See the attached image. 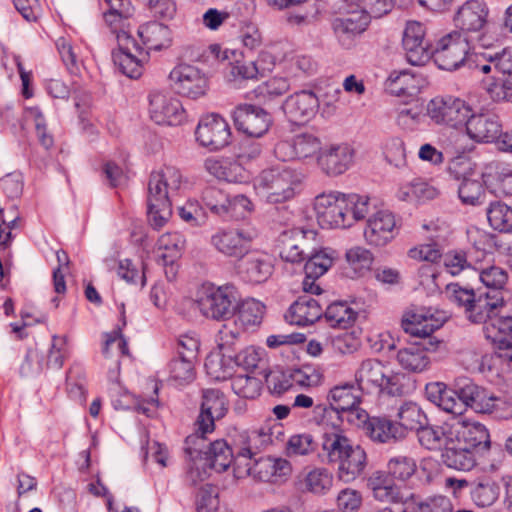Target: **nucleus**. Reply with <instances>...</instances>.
Returning a JSON list of instances; mask_svg holds the SVG:
<instances>
[{
	"label": "nucleus",
	"mask_w": 512,
	"mask_h": 512,
	"mask_svg": "<svg viewBox=\"0 0 512 512\" xmlns=\"http://www.w3.org/2000/svg\"><path fill=\"white\" fill-rule=\"evenodd\" d=\"M202 460L207 466L217 472L226 471L234 461L232 448L223 439L209 443L208 449L204 451Z\"/></svg>",
	"instance_id": "nucleus-39"
},
{
	"label": "nucleus",
	"mask_w": 512,
	"mask_h": 512,
	"mask_svg": "<svg viewBox=\"0 0 512 512\" xmlns=\"http://www.w3.org/2000/svg\"><path fill=\"white\" fill-rule=\"evenodd\" d=\"M454 397L465 407L481 413L489 401V392L468 377L456 378L453 382Z\"/></svg>",
	"instance_id": "nucleus-27"
},
{
	"label": "nucleus",
	"mask_w": 512,
	"mask_h": 512,
	"mask_svg": "<svg viewBox=\"0 0 512 512\" xmlns=\"http://www.w3.org/2000/svg\"><path fill=\"white\" fill-rule=\"evenodd\" d=\"M366 486L372 491L373 497L380 502L401 504L405 502L404 495L388 472L374 471L367 479Z\"/></svg>",
	"instance_id": "nucleus-29"
},
{
	"label": "nucleus",
	"mask_w": 512,
	"mask_h": 512,
	"mask_svg": "<svg viewBox=\"0 0 512 512\" xmlns=\"http://www.w3.org/2000/svg\"><path fill=\"white\" fill-rule=\"evenodd\" d=\"M181 173L172 166L150 174L148 181L147 209L149 221L153 228H162L172 215L170 193L177 191L181 185Z\"/></svg>",
	"instance_id": "nucleus-2"
},
{
	"label": "nucleus",
	"mask_w": 512,
	"mask_h": 512,
	"mask_svg": "<svg viewBox=\"0 0 512 512\" xmlns=\"http://www.w3.org/2000/svg\"><path fill=\"white\" fill-rule=\"evenodd\" d=\"M274 465V458L270 456L254 459L253 463H245V466L247 467V471L249 472V474L253 475L260 481L272 483H274Z\"/></svg>",
	"instance_id": "nucleus-60"
},
{
	"label": "nucleus",
	"mask_w": 512,
	"mask_h": 512,
	"mask_svg": "<svg viewBox=\"0 0 512 512\" xmlns=\"http://www.w3.org/2000/svg\"><path fill=\"white\" fill-rule=\"evenodd\" d=\"M263 312L264 306L259 301L250 299L240 302L238 300L234 329L238 328V324L242 330L258 326L262 322Z\"/></svg>",
	"instance_id": "nucleus-43"
},
{
	"label": "nucleus",
	"mask_w": 512,
	"mask_h": 512,
	"mask_svg": "<svg viewBox=\"0 0 512 512\" xmlns=\"http://www.w3.org/2000/svg\"><path fill=\"white\" fill-rule=\"evenodd\" d=\"M294 145L296 159L308 158L323 149L320 140L308 133L297 135L294 138Z\"/></svg>",
	"instance_id": "nucleus-58"
},
{
	"label": "nucleus",
	"mask_w": 512,
	"mask_h": 512,
	"mask_svg": "<svg viewBox=\"0 0 512 512\" xmlns=\"http://www.w3.org/2000/svg\"><path fill=\"white\" fill-rule=\"evenodd\" d=\"M473 276L481 281L491 295H498L504 299L505 286L508 281V273L498 266H490L482 271L472 269Z\"/></svg>",
	"instance_id": "nucleus-41"
},
{
	"label": "nucleus",
	"mask_w": 512,
	"mask_h": 512,
	"mask_svg": "<svg viewBox=\"0 0 512 512\" xmlns=\"http://www.w3.org/2000/svg\"><path fill=\"white\" fill-rule=\"evenodd\" d=\"M464 125L469 137L477 142H493L499 140L502 133V124L494 113H480L467 115Z\"/></svg>",
	"instance_id": "nucleus-25"
},
{
	"label": "nucleus",
	"mask_w": 512,
	"mask_h": 512,
	"mask_svg": "<svg viewBox=\"0 0 512 512\" xmlns=\"http://www.w3.org/2000/svg\"><path fill=\"white\" fill-rule=\"evenodd\" d=\"M487 219L494 230L512 231V208L501 201L491 202L487 208Z\"/></svg>",
	"instance_id": "nucleus-51"
},
{
	"label": "nucleus",
	"mask_w": 512,
	"mask_h": 512,
	"mask_svg": "<svg viewBox=\"0 0 512 512\" xmlns=\"http://www.w3.org/2000/svg\"><path fill=\"white\" fill-rule=\"evenodd\" d=\"M391 93L397 96H414L420 91V80L408 70L393 71L388 78Z\"/></svg>",
	"instance_id": "nucleus-46"
},
{
	"label": "nucleus",
	"mask_w": 512,
	"mask_h": 512,
	"mask_svg": "<svg viewBox=\"0 0 512 512\" xmlns=\"http://www.w3.org/2000/svg\"><path fill=\"white\" fill-rule=\"evenodd\" d=\"M304 261H306L304 265L305 275H307V278L316 280L332 266L333 258L325 250L319 249L316 242H314L313 251L305 254Z\"/></svg>",
	"instance_id": "nucleus-48"
},
{
	"label": "nucleus",
	"mask_w": 512,
	"mask_h": 512,
	"mask_svg": "<svg viewBox=\"0 0 512 512\" xmlns=\"http://www.w3.org/2000/svg\"><path fill=\"white\" fill-rule=\"evenodd\" d=\"M281 107L290 122L304 124L316 115L319 100L312 91L303 90L287 97Z\"/></svg>",
	"instance_id": "nucleus-21"
},
{
	"label": "nucleus",
	"mask_w": 512,
	"mask_h": 512,
	"mask_svg": "<svg viewBox=\"0 0 512 512\" xmlns=\"http://www.w3.org/2000/svg\"><path fill=\"white\" fill-rule=\"evenodd\" d=\"M396 430H398L396 422L389 418L371 417L370 421L366 423L365 435L373 441L386 443L391 440L396 441L402 439L401 436L396 433Z\"/></svg>",
	"instance_id": "nucleus-45"
},
{
	"label": "nucleus",
	"mask_w": 512,
	"mask_h": 512,
	"mask_svg": "<svg viewBox=\"0 0 512 512\" xmlns=\"http://www.w3.org/2000/svg\"><path fill=\"white\" fill-rule=\"evenodd\" d=\"M170 85L179 95L197 99L204 96L208 90L206 76L195 66L180 64L169 74Z\"/></svg>",
	"instance_id": "nucleus-11"
},
{
	"label": "nucleus",
	"mask_w": 512,
	"mask_h": 512,
	"mask_svg": "<svg viewBox=\"0 0 512 512\" xmlns=\"http://www.w3.org/2000/svg\"><path fill=\"white\" fill-rule=\"evenodd\" d=\"M499 489V485L489 477L473 479L470 496L478 507H488L498 499Z\"/></svg>",
	"instance_id": "nucleus-44"
},
{
	"label": "nucleus",
	"mask_w": 512,
	"mask_h": 512,
	"mask_svg": "<svg viewBox=\"0 0 512 512\" xmlns=\"http://www.w3.org/2000/svg\"><path fill=\"white\" fill-rule=\"evenodd\" d=\"M323 303L312 296L304 294L292 303L285 314V319L290 324L299 326L311 325L323 316Z\"/></svg>",
	"instance_id": "nucleus-28"
},
{
	"label": "nucleus",
	"mask_w": 512,
	"mask_h": 512,
	"mask_svg": "<svg viewBox=\"0 0 512 512\" xmlns=\"http://www.w3.org/2000/svg\"><path fill=\"white\" fill-rule=\"evenodd\" d=\"M194 364L195 361L175 357L169 364L171 377L181 384L190 383L195 378Z\"/></svg>",
	"instance_id": "nucleus-57"
},
{
	"label": "nucleus",
	"mask_w": 512,
	"mask_h": 512,
	"mask_svg": "<svg viewBox=\"0 0 512 512\" xmlns=\"http://www.w3.org/2000/svg\"><path fill=\"white\" fill-rule=\"evenodd\" d=\"M506 302L498 306L484 323L486 338L491 340L498 350L499 357L512 360V316L501 315Z\"/></svg>",
	"instance_id": "nucleus-13"
},
{
	"label": "nucleus",
	"mask_w": 512,
	"mask_h": 512,
	"mask_svg": "<svg viewBox=\"0 0 512 512\" xmlns=\"http://www.w3.org/2000/svg\"><path fill=\"white\" fill-rule=\"evenodd\" d=\"M119 53L114 55V62L121 72L129 78L137 79L143 73V63L148 60V52L126 32L118 35Z\"/></svg>",
	"instance_id": "nucleus-14"
},
{
	"label": "nucleus",
	"mask_w": 512,
	"mask_h": 512,
	"mask_svg": "<svg viewBox=\"0 0 512 512\" xmlns=\"http://www.w3.org/2000/svg\"><path fill=\"white\" fill-rule=\"evenodd\" d=\"M441 459L447 467L459 471H470L476 465L475 452L449 437H447Z\"/></svg>",
	"instance_id": "nucleus-33"
},
{
	"label": "nucleus",
	"mask_w": 512,
	"mask_h": 512,
	"mask_svg": "<svg viewBox=\"0 0 512 512\" xmlns=\"http://www.w3.org/2000/svg\"><path fill=\"white\" fill-rule=\"evenodd\" d=\"M218 505V495L215 493L214 488L210 485L201 487L196 500L197 512H216Z\"/></svg>",
	"instance_id": "nucleus-64"
},
{
	"label": "nucleus",
	"mask_w": 512,
	"mask_h": 512,
	"mask_svg": "<svg viewBox=\"0 0 512 512\" xmlns=\"http://www.w3.org/2000/svg\"><path fill=\"white\" fill-rule=\"evenodd\" d=\"M368 24L367 15L352 13L348 17L334 19L332 27L339 43L345 48H350L354 39L367 29Z\"/></svg>",
	"instance_id": "nucleus-31"
},
{
	"label": "nucleus",
	"mask_w": 512,
	"mask_h": 512,
	"mask_svg": "<svg viewBox=\"0 0 512 512\" xmlns=\"http://www.w3.org/2000/svg\"><path fill=\"white\" fill-rule=\"evenodd\" d=\"M241 334V329H233L229 324H224L218 331V348L221 351L219 360L220 371L216 375V379H227L235 373V368L239 367L245 371H251L257 368L261 361L259 351L249 346L237 351V340Z\"/></svg>",
	"instance_id": "nucleus-3"
},
{
	"label": "nucleus",
	"mask_w": 512,
	"mask_h": 512,
	"mask_svg": "<svg viewBox=\"0 0 512 512\" xmlns=\"http://www.w3.org/2000/svg\"><path fill=\"white\" fill-rule=\"evenodd\" d=\"M416 433L420 444L429 450L439 448L445 436V432L442 427L430 425L429 423L422 425Z\"/></svg>",
	"instance_id": "nucleus-59"
},
{
	"label": "nucleus",
	"mask_w": 512,
	"mask_h": 512,
	"mask_svg": "<svg viewBox=\"0 0 512 512\" xmlns=\"http://www.w3.org/2000/svg\"><path fill=\"white\" fill-rule=\"evenodd\" d=\"M449 438L474 452L486 450L491 444L488 430L479 422H457L452 427Z\"/></svg>",
	"instance_id": "nucleus-24"
},
{
	"label": "nucleus",
	"mask_w": 512,
	"mask_h": 512,
	"mask_svg": "<svg viewBox=\"0 0 512 512\" xmlns=\"http://www.w3.org/2000/svg\"><path fill=\"white\" fill-rule=\"evenodd\" d=\"M339 480L349 483L357 479L365 470L367 465V455L360 445H351L343 455L337 460Z\"/></svg>",
	"instance_id": "nucleus-30"
},
{
	"label": "nucleus",
	"mask_w": 512,
	"mask_h": 512,
	"mask_svg": "<svg viewBox=\"0 0 512 512\" xmlns=\"http://www.w3.org/2000/svg\"><path fill=\"white\" fill-rule=\"evenodd\" d=\"M251 237L238 229L221 230L211 237V244L225 256L242 259L251 247Z\"/></svg>",
	"instance_id": "nucleus-26"
},
{
	"label": "nucleus",
	"mask_w": 512,
	"mask_h": 512,
	"mask_svg": "<svg viewBox=\"0 0 512 512\" xmlns=\"http://www.w3.org/2000/svg\"><path fill=\"white\" fill-rule=\"evenodd\" d=\"M426 398L442 410L455 415L463 413V405L454 397L453 384L448 387L443 382H431L425 386Z\"/></svg>",
	"instance_id": "nucleus-34"
},
{
	"label": "nucleus",
	"mask_w": 512,
	"mask_h": 512,
	"mask_svg": "<svg viewBox=\"0 0 512 512\" xmlns=\"http://www.w3.org/2000/svg\"><path fill=\"white\" fill-rule=\"evenodd\" d=\"M238 298L237 290L231 284L222 286L208 284L203 287L198 305L202 314L207 318L226 321L235 316Z\"/></svg>",
	"instance_id": "nucleus-6"
},
{
	"label": "nucleus",
	"mask_w": 512,
	"mask_h": 512,
	"mask_svg": "<svg viewBox=\"0 0 512 512\" xmlns=\"http://www.w3.org/2000/svg\"><path fill=\"white\" fill-rule=\"evenodd\" d=\"M231 379V388L239 397L246 399H255L260 395L262 383L248 374L234 375L227 377Z\"/></svg>",
	"instance_id": "nucleus-52"
},
{
	"label": "nucleus",
	"mask_w": 512,
	"mask_h": 512,
	"mask_svg": "<svg viewBox=\"0 0 512 512\" xmlns=\"http://www.w3.org/2000/svg\"><path fill=\"white\" fill-rule=\"evenodd\" d=\"M485 84L486 91L493 101L512 103V77L491 75Z\"/></svg>",
	"instance_id": "nucleus-54"
},
{
	"label": "nucleus",
	"mask_w": 512,
	"mask_h": 512,
	"mask_svg": "<svg viewBox=\"0 0 512 512\" xmlns=\"http://www.w3.org/2000/svg\"><path fill=\"white\" fill-rule=\"evenodd\" d=\"M361 390L357 384L343 383L332 387L327 395L330 405L346 412L350 408L359 406L361 402Z\"/></svg>",
	"instance_id": "nucleus-40"
},
{
	"label": "nucleus",
	"mask_w": 512,
	"mask_h": 512,
	"mask_svg": "<svg viewBox=\"0 0 512 512\" xmlns=\"http://www.w3.org/2000/svg\"><path fill=\"white\" fill-rule=\"evenodd\" d=\"M232 117L238 131L256 138L267 133L273 122L269 112L253 104L238 105L233 111Z\"/></svg>",
	"instance_id": "nucleus-15"
},
{
	"label": "nucleus",
	"mask_w": 512,
	"mask_h": 512,
	"mask_svg": "<svg viewBox=\"0 0 512 512\" xmlns=\"http://www.w3.org/2000/svg\"><path fill=\"white\" fill-rule=\"evenodd\" d=\"M384 368L376 359L363 360L355 372V381L359 389L364 392L379 390L385 380Z\"/></svg>",
	"instance_id": "nucleus-35"
},
{
	"label": "nucleus",
	"mask_w": 512,
	"mask_h": 512,
	"mask_svg": "<svg viewBox=\"0 0 512 512\" xmlns=\"http://www.w3.org/2000/svg\"><path fill=\"white\" fill-rule=\"evenodd\" d=\"M273 265L266 255L247 254L242 258L239 272L250 283L265 282L272 274Z\"/></svg>",
	"instance_id": "nucleus-32"
},
{
	"label": "nucleus",
	"mask_w": 512,
	"mask_h": 512,
	"mask_svg": "<svg viewBox=\"0 0 512 512\" xmlns=\"http://www.w3.org/2000/svg\"><path fill=\"white\" fill-rule=\"evenodd\" d=\"M483 174L477 173V176L467 178L459 182L458 196L462 203L468 205H481L485 201L486 193L482 181Z\"/></svg>",
	"instance_id": "nucleus-47"
},
{
	"label": "nucleus",
	"mask_w": 512,
	"mask_h": 512,
	"mask_svg": "<svg viewBox=\"0 0 512 512\" xmlns=\"http://www.w3.org/2000/svg\"><path fill=\"white\" fill-rule=\"evenodd\" d=\"M475 43L472 38L452 31L432 47L431 58L441 70H457L465 64L467 55L475 48Z\"/></svg>",
	"instance_id": "nucleus-7"
},
{
	"label": "nucleus",
	"mask_w": 512,
	"mask_h": 512,
	"mask_svg": "<svg viewBox=\"0 0 512 512\" xmlns=\"http://www.w3.org/2000/svg\"><path fill=\"white\" fill-rule=\"evenodd\" d=\"M304 175L288 165H276L263 170L254 180L258 193L271 204L292 199Z\"/></svg>",
	"instance_id": "nucleus-4"
},
{
	"label": "nucleus",
	"mask_w": 512,
	"mask_h": 512,
	"mask_svg": "<svg viewBox=\"0 0 512 512\" xmlns=\"http://www.w3.org/2000/svg\"><path fill=\"white\" fill-rule=\"evenodd\" d=\"M420 512H474L470 509H454L451 500L442 495L430 497L418 505Z\"/></svg>",
	"instance_id": "nucleus-61"
},
{
	"label": "nucleus",
	"mask_w": 512,
	"mask_h": 512,
	"mask_svg": "<svg viewBox=\"0 0 512 512\" xmlns=\"http://www.w3.org/2000/svg\"><path fill=\"white\" fill-rule=\"evenodd\" d=\"M447 172L457 182L464 181L472 176L476 177L479 173L476 164L465 154L452 158L448 164Z\"/></svg>",
	"instance_id": "nucleus-53"
},
{
	"label": "nucleus",
	"mask_w": 512,
	"mask_h": 512,
	"mask_svg": "<svg viewBox=\"0 0 512 512\" xmlns=\"http://www.w3.org/2000/svg\"><path fill=\"white\" fill-rule=\"evenodd\" d=\"M267 388L272 395L281 396L293 388L294 379L291 374L282 371L264 372Z\"/></svg>",
	"instance_id": "nucleus-56"
},
{
	"label": "nucleus",
	"mask_w": 512,
	"mask_h": 512,
	"mask_svg": "<svg viewBox=\"0 0 512 512\" xmlns=\"http://www.w3.org/2000/svg\"><path fill=\"white\" fill-rule=\"evenodd\" d=\"M314 418L317 424L322 425L324 431L342 430L344 423V412L328 404H318L313 409Z\"/></svg>",
	"instance_id": "nucleus-50"
},
{
	"label": "nucleus",
	"mask_w": 512,
	"mask_h": 512,
	"mask_svg": "<svg viewBox=\"0 0 512 512\" xmlns=\"http://www.w3.org/2000/svg\"><path fill=\"white\" fill-rule=\"evenodd\" d=\"M489 8L484 0L462 1L453 16V23L458 32L473 41L482 39L483 29L488 22Z\"/></svg>",
	"instance_id": "nucleus-8"
},
{
	"label": "nucleus",
	"mask_w": 512,
	"mask_h": 512,
	"mask_svg": "<svg viewBox=\"0 0 512 512\" xmlns=\"http://www.w3.org/2000/svg\"><path fill=\"white\" fill-rule=\"evenodd\" d=\"M322 439V448L327 452L329 462H337L343 453L353 444L352 441L343 434V430L324 431Z\"/></svg>",
	"instance_id": "nucleus-49"
},
{
	"label": "nucleus",
	"mask_w": 512,
	"mask_h": 512,
	"mask_svg": "<svg viewBox=\"0 0 512 512\" xmlns=\"http://www.w3.org/2000/svg\"><path fill=\"white\" fill-rule=\"evenodd\" d=\"M470 111L463 100L452 96L436 97L427 104V115L436 124H446L454 128L464 125Z\"/></svg>",
	"instance_id": "nucleus-12"
},
{
	"label": "nucleus",
	"mask_w": 512,
	"mask_h": 512,
	"mask_svg": "<svg viewBox=\"0 0 512 512\" xmlns=\"http://www.w3.org/2000/svg\"><path fill=\"white\" fill-rule=\"evenodd\" d=\"M396 422L399 436L403 439L408 431H417L422 425L428 424V417L424 411L413 402L404 403L397 413Z\"/></svg>",
	"instance_id": "nucleus-37"
},
{
	"label": "nucleus",
	"mask_w": 512,
	"mask_h": 512,
	"mask_svg": "<svg viewBox=\"0 0 512 512\" xmlns=\"http://www.w3.org/2000/svg\"><path fill=\"white\" fill-rule=\"evenodd\" d=\"M149 112L151 119L159 125L177 126L186 119V112L181 102L161 92L150 93Z\"/></svg>",
	"instance_id": "nucleus-17"
},
{
	"label": "nucleus",
	"mask_w": 512,
	"mask_h": 512,
	"mask_svg": "<svg viewBox=\"0 0 512 512\" xmlns=\"http://www.w3.org/2000/svg\"><path fill=\"white\" fill-rule=\"evenodd\" d=\"M286 448L288 455H307L315 450L316 443L310 434H297L290 437Z\"/></svg>",
	"instance_id": "nucleus-62"
},
{
	"label": "nucleus",
	"mask_w": 512,
	"mask_h": 512,
	"mask_svg": "<svg viewBox=\"0 0 512 512\" xmlns=\"http://www.w3.org/2000/svg\"><path fill=\"white\" fill-rule=\"evenodd\" d=\"M402 45L406 59L411 65H424L431 58L432 46L425 39V28L420 22H407L403 31Z\"/></svg>",
	"instance_id": "nucleus-16"
},
{
	"label": "nucleus",
	"mask_w": 512,
	"mask_h": 512,
	"mask_svg": "<svg viewBox=\"0 0 512 512\" xmlns=\"http://www.w3.org/2000/svg\"><path fill=\"white\" fill-rule=\"evenodd\" d=\"M332 476L326 469L311 471L306 477L307 489L313 493L321 494L330 489Z\"/></svg>",
	"instance_id": "nucleus-63"
},
{
	"label": "nucleus",
	"mask_w": 512,
	"mask_h": 512,
	"mask_svg": "<svg viewBox=\"0 0 512 512\" xmlns=\"http://www.w3.org/2000/svg\"><path fill=\"white\" fill-rule=\"evenodd\" d=\"M353 205L354 218H365L370 212V198L358 194L331 192L315 198L314 209L318 224L324 229L348 228L347 205Z\"/></svg>",
	"instance_id": "nucleus-1"
},
{
	"label": "nucleus",
	"mask_w": 512,
	"mask_h": 512,
	"mask_svg": "<svg viewBox=\"0 0 512 512\" xmlns=\"http://www.w3.org/2000/svg\"><path fill=\"white\" fill-rule=\"evenodd\" d=\"M397 234L394 214L389 210H379L368 220L364 229L366 242L375 247H383L391 242Z\"/></svg>",
	"instance_id": "nucleus-19"
},
{
	"label": "nucleus",
	"mask_w": 512,
	"mask_h": 512,
	"mask_svg": "<svg viewBox=\"0 0 512 512\" xmlns=\"http://www.w3.org/2000/svg\"><path fill=\"white\" fill-rule=\"evenodd\" d=\"M446 293L453 303L465 308L466 317L476 324L486 322L489 313H493L498 306L504 304L503 298L498 295L485 292L476 296L472 287L460 286L458 283L448 284Z\"/></svg>",
	"instance_id": "nucleus-5"
},
{
	"label": "nucleus",
	"mask_w": 512,
	"mask_h": 512,
	"mask_svg": "<svg viewBox=\"0 0 512 512\" xmlns=\"http://www.w3.org/2000/svg\"><path fill=\"white\" fill-rule=\"evenodd\" d=\"M138 35L149 49L162 50L170 46L172 32L167 25L158 21L143 24L138 29Z\"/></svg>",
	"instance_id": "nucleus-38"
},
{
	"label": "nucleus",
	"mask_w": 512,
	"mask_h": 512,
	"mask_svg": "<svg viewBox=\"0 0 512 512\" xmlns=\"http://www.w3.org/2000/svg\"><path fill=\"white\" fill-rule=\"evenodd\" d=\"M416 467L413 458L402 455L391 458L387 464L391 478L401 481L409 479L415 473Z\"/></svg>",
	"instance_id": "nucleus-55"
},
{
	"label": "nucleus",
	"mask_w": 512,
	"mask_h": 512,
	"mask_svg": "<svg viewBox=\"0 0 512 512\" xmlns=\"http://www.w3.org/2000/svg\"><path fill=\"white\" fill-rule=\"evenodd\" d=\"M323 316L330 327L347 329L354 324L357 312L350 308L346 302L336 301L327 306Z\"/></svg>",
	"instance_id": "nucleus-42"
},
{
	"label": "nucleus",
	"mask_w": 512,
	"mask_h": 512,
	"mask_svg": "<svg viewBox=\"0 0 512 512\" xmlns=\"http://www.w3.org/2000/svg\"><path fill=\"white\" fill-rule=\"evenodd\" d=\"M355 151L347 143L324 147L317 156V163L328 176H339L353 164Z\"/></svg>",
	"instance_id": "nucleus-18"
},
{
	"label": "nucleus",
	"mask_w": 512,
	"mask_h": 512,
	"mask_svg": "<svg viewBox=\"0 0 512 512\" xmlns=\"http://www.w3.org/2000/svg\"><path fill=\"white\" fill-rule=\"evenodd\" d=\"M226 412L227 407L223 393L217 389L205 390L195 425L199 426L202 434L210 433L214 430L215 420L223 418Z\"/></svg>",
	"instance_id": "nucleus-22"
},
{
	"label": "nucleus",
	"mask_w": 512,
	"mask_h": 512,
	"mask_svg": "<svg viewBox=\"0 0 512 512\" xmlns=\"http://www.w3.org/2000/svg\"><path fill=\"white\" fill-rule=\"evenodd\" d=\"M316 236V231L299 227L283 231L277 239L279 256L285 262L292 264L303 262L305 254L313 251Z\"/></svg>",
	"instance_id": "nucleus-9"
},
{
	"label": "nucleus",
	"mask_w": 512,
	"mask_h": 512,
	"mask_svg": "<svg viewBox=\"0 0 512 512\" xmlns=\"http://www.w3.org/2000/svg\"><path fill=\"white\" fill-rule=\"evenodd\" d=\"M442 342L440 340L426 342H414L409 346L398 350L396 359L399 365L406 371L412 373H422L426 371L431 363L427 352L436 351Z\"/></svg>",
	"instance_id": "nucleus-20"
},
{
	"label": "nucleus",
	"mask_w": 512,
	"mask_h": 512,
	"mask_svg": "<svg viewBox=\"0 0 512 512\" xmlns=\"http://www.w3.org/2000/svg\"><path fill=\"white\" fill-rule=\"evenodd\" d=\"M443 325V321L434 318L429 311L409 310L405 312L401 320V327L405 333L410 334L412 337L419 338L418 342H426L427 339L431 341L438 340L432 336V333Z\"/></svg>",
	"instance_id": "nucleus-23"
},
{
	"label": "nucleus",
	"mask_w": 512,
	"mask_h": 512,
	"mask_svg": "<svg viewBox=\"0 0 512 512\" xmlns=\"http://www.w3.org/2000/svg\"><path fill=\"white\" fill-rule=\"evenodd\" d=\"M205 206L214 214L226 216L231 214L237 204L246 206L250 201L245 196H237L231 201L220 189L208 187L203 192Z\"/></svg>",
	"instance_id": "nucleus-36"
},
{
	"label": "nucleus",
	"mask_w": 512,
	"mask_h": 512,
	"mask_svg": "<svg viewBox=\"0 0 512 512\" xmlns=\"http://www.w3.org/2000/svg\"><path fill=\"white\" fill-rule=\"evenodd\" d=\"M196 140L210 151L220 150L231 142V130L226 120L219 114L203 116L195 130Z\"/></svg>",
	"instance_id": "nucleus-10"
}]
</instances>
